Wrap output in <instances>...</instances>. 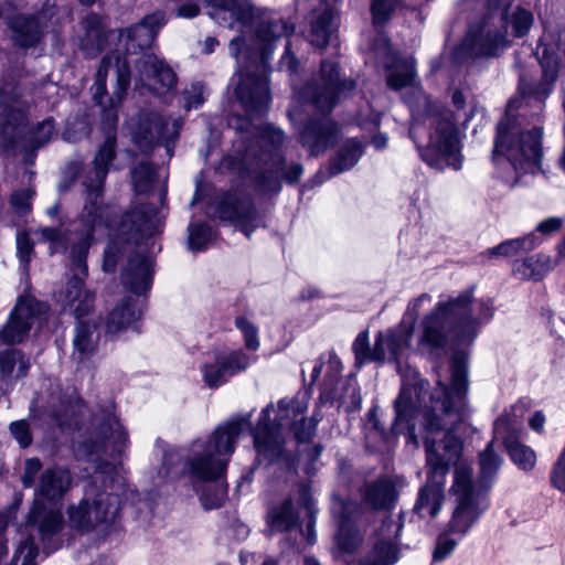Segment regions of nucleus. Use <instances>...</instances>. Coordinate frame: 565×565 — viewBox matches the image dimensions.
<instances>
[{
  "label": "nucleus",
  "mask_w": 565,
  "mask_h": 565,
  "mask_svg": "<svg viewBox=\"0 0 565 565\" xmlns=\"http://www.w3.org/2000/svg\"><path fill=\"white\" fill-rule=\"evenodd\" d=\"M503 458L494 450V440H490L478 455L479 473L473 484L476 491L488 495L501 467Z\"/></svg>",
  "instance_id": "7c9ffc66"
},
{
  "label": "nucleus",
  "mask_w": 565,
  "mask_h": 565,
  "mask_svg": "<svg viewBox=\"0 0 565 565\" xmlns=\"http://www.w3.org/2000/svg\"><path fill=\"white\" fill-rule=\"evenodd\" d=\"M430 120L434 130L426 146V163L437 170L446 168L459 171L462 169L463 156L452 110L439 103H433L426 96V120Z\"/></svg>",
  "instance_id": "4468645a"
},
{
  "label": "nucleus",
  "mask_w": 565,
  "mask_h": 565,
  "mask_svg": "<svg viewBox=\"0 0 565 565\" xmlns=\"http://www.w3.org/2000/svg\"><path fill=\"white\" fill-rule=\"evenodd\" d=\"M72 483L71 471L64 467L54 466L41 473L35 484L34 501L24 531L10 565H36L39 548L34 542V534L38 535L46 554L62 546L63 515L60 509L47 507L46 502L57 503L68 492Z\"/></svg>",
  "instance_id": "423d86ee"
},
{
  "label": "nucleus",
  "mask_w": 565,
  "mask_h": 565,
  "mask_svg": "<svg viewBox=\"0 0 565 565\" xmlns=\"http://www.w3.org/2000/svg\"><path fill=\"white\" fill-rule=\"evenodd\" d=\"M26 100L18 84L4 83L0 88V143L14 147L25 126Z\"/></svg>",
  "instance_id": "aec40b11"
},
{
  "label": "nucleus",
  "mask_w": 565,
  "mask_h": 565,
  "mask_svg": "<svg viewBox=\"0 0 565 565\" xmlns=\"http://www.w3.org/2000/svg\"><path fill=\"white\" fill-rule=\"evenodd\" d=\"M136 88H145L157 96L173 90L178 83L174 71L158 55L143 54L136 62Z\"/></svg>",
  "instance_id": "4be33fe9"
},
{
  "label": "nucleus",
  "mask_w": 565,
  "mask_h": 565,
  "mask_svg": "<svg viewBox=\"0 0 565 565\" xmlns=\"http://www.w3.org/2000/svg\"><path fill=\"white\" fill-rule=\"evenodd\" d=\"M141 316V308L138 300L130 296L125 297L108 315L106 319V332L116 335L124 330L134 329L138 331L136 322Z\"/></svg>",
  "instance_id": "c756f323"
},
{
  "label": "nucleus",
  "mask_w": 565,
  "mask_h": 565,
  "mask_svg": "<svg viewBox=\"0 0 565 565\" xmlns=\"http://www.w3.org/2000/svg\"><path fill=\"white\" fill-rule=\"evenodd\" d=\"M183 121L181 118L162 116L153 110H142L130 124L132 139L137 147L148 152L156 146L166 149L168 158L173 156V147Z\"/></svg>",
  "instance_id": "f3484780"
},
{
  "label": "nucleus",
  "mask_w": 565,
  "mask_h": 565,
  "mask_svg": "<svg viewBox=\"0 0 565 565\" xmlns=\"http://www.w3.org/2000/svg\"><path fill=\"white\" fill-rule=\"evenodd\" d=\"M545 424V416L541 411H536L529 420V426L537 433L543 430Z\"/></svg>",
  "instance_id": "69168bd1"
},
{
  "label": "nucleus",
  "mask_w": 565,
  "mask_h": 565,
  "mask_svg": "<svg viewBox=\"0 0 565 565\" xmlns=\"http://www.w3.org/2000/svg\"><path fill=\"white\" fill-rule=\"evenodd\" d=\"M413 337L424 341V306L422 296L409 302L402 321L395 328L380 331L374 340L373 360L376 363H395L402 376V388L395 401V422L393 429L407 435L409 441L418 447L415 435V418L422 413V379L416 367L408 362L404 365L402 356L411 347Z\"/></svg>",
  "instance_id": "20e7f679"
},
{
  "label": "nucleus",
  "mask_w": 565,
  "mask_h": 565,
  "mask_svg": "<svg viewBox=\"0 0 565 565\" xmlns=\"http://www.w3.org/2000/svg\"><path fill=\"white\" fill-rule=\"evenodd\" d=\"M513 273L521 279L541 280L544 276L543 265L534 256L516 260L513 265Z\"/></svg>",
  "instance_id": "a18cd8bd"
},
{
  "label": "nucleus",
  "mask_w": 565,
  "mask_h": 565,
  "mask_svg": "<svg viewBox=\"0 0 565 565\" xmlns=\"http://www.w3.org/2000/svg\"><path fill=\"white\" fill-rule=\"evenodd\" d=\"M84 232L85 227L77 224H75L74 230L68 232L63 231L61 227L50 226L40 227L34 232L41 242L49 244L51 254L64 253L70 248L68 258L74 276L67 281L65 290L61 295V301L63 310L73 315L78 320L92 311L95 301V295L85 287L83 279V277L87 276L88 271L86 264L88 250H86L84 257V268L78 266L72 256L73 246Z\"/></svg>",
  "instance_id": "f8f14e48"
},
{
  "label": "nucleus",
  "mask_w": 565,
  "mask_h": 565,
  "mask_svg": "<svg viewBox=\"0 0 565 565\" xmlns=\"http://www.w3.org/2000/svg\"><path fill=\"white\" fill-rule=\"evenodd\" d=\"M298 502L301 507L306 508L308 511V515L312 516L315 514V507L311 498V489L309 484L301 483L298 488Z\"/></svg>",
  "instance_id": "052dcab7"
},
{
  "label": "nucleus",
  "mask_w": 565,
  "mask_h": 565,
  "mask_svg": "<svg viewBox=\"0 0 565 565\" xmlns=\"http://www.w3.org/2000/svg\"><path fill=\"white\" fill-rule=\"evenodd\" d=\"M7 529V523L3 518H0V559L7 554V540L4 539V531Z\"/></svg>",
  "instance_id": "338daca9"
},
{
  "label": "nucleus",
  "mask_w": 565,
  "mask_h": 565,
  "mask_svg": "<svg viewBox=\"0 0 565 565\" xmlns=\"http://www.w3.org/2000/svg\"><path fill=\"white\" fill-rule=\"evenodd\" d=\"M512 0H488L489 14L480 23L471 24L466 36L452 52L456 64L468 58L498 57L508 45L507 31L511 26L515 38L525 36L534 22L533 13Z\"/></svg>",
  "instance_id": "1a4fd4ad"
},
{
  "label": "nucleus",
  "mask_w": 565,
  "mask_h": 565,
  "mask_svg": "<svg viewBox=\"0 0 565 565\" xmlns=\"http://www.w3.org/2000/svg\"><path fill=\"white\" fill-rule=\"evenodd\" d=\"M160 228V221L154 207L140 205L127 212L120 224L121 234L136 242L152 236Z\"/></svg>",
  "instance_id": "bb28decb"
},
{
  "label": "nucleus",
  "mask_w": 565,
  "mask_h": 565,
  "mask_svg": "<svg viewBox=\"0 0 565 565\" xmlns=\"http://www.w3.org/2000/svg\"><path fill=\"white\" fill-rule=\"evenodd\" d=\"M542 67V81L540 83L527 82L520 76L519 90L523 96L534 97L543 102L551 93L553 84L557 79L558 66L555 58L543 56L540 60Z\"/></svg>",
  "instance_id": "2f4dec72"
},
{
  "label": "nucleus",
  "mask_w": 565,
  "mask_h": 565,
  "mask_svg": "<svg viewBox=\"0 0 565 565\" xmlns=\"http://www.w3.org/2000/svg\"><path fill=\"white\" fill-rule=\"evenodd\" d=\"M353 79L342 78L338 63L323 60L320 76L295 92L297 98L320 111L330 114L342 97L355 89ZM339 135L338 125L327 117L311 118L302 128L299 141L311 156H319L331 147Z\"/></svg>",
  "instance_id": "6e6552de"
},
{
  "label": "nucleus",
  "mask_w": 565,
  "mask_h": 565,
  "mask_svg": "<svg viewBox=\"0 0 565 565\" xmlns=\"http://www.w3.org/2000/svg\"><path fill=\"white\" fill-rule=\"evenodd\" d=\"M234 324L243 334L245 348L249 351H257L260 347L257 326L244 316L236 317Z\"/></svg>",
  "instance_id": "49530a36"
},
{
  "label": "nucleus",
  "mask_w": 565,
  "mask_h": 565,
  "mask_svg": "<svg viewBox=\"0 0 565 565\" xmlns=\"http://www.w3.org/2000/svg\"><path fill=\"white\" fill-rule=\"evenodd\" d=\"M564 220L558 216H552L543 220L536 226V231L543 235H551L558 232L563 226Z\"/></svg>",
  "instance_id": "bf43d9fd"
},
{
  "label": "nucleus",
  "mask_w": 565,
  "mask_h": 565,
  "mask_svg": "<svg viewBox=\"0 0 565 565\" xmlns=\"http://www.w3.org/2000/svg\"><path fill=\"white\" fill-rule=\"evenodd\" d=\"M250 426L249 416L231 419L217 426L207 438L192 443L186 457L190 475L200 481H210L200 494L204 509L220 508L226 499V487L217 482L225 473L235 444L245 428Z\"/></svg>",
  "instance_id": "0eeeda50"
},
{
  "label": "nucleus",
  "mask_w": 565,
  "mask_h": 565,
  "mask_svg": "<svg viewBox=\"0 0 565 565\" xmlns=\"http://www.w3.org/2000/svg\"><path fill=\"white\" fill-rule=\"evenodd\" d=\"M395 3L396 0H373L371 11L374 24L386 23L391 18Z\"/></svg>",
  "instance_id": "603ef678"
},
{
  "label": "nucleus",
  "mask_w": 565,
  "mask_h": 565,
  "mask_svg": "<svg viewBox=\"0 0 565 565\" xmlns=\"http://www.w3.org/2000/svg\"><path fill=\"white\" fill-rule=\"evenodd\" d=\"M256 139L249 140L239 132L234 142V151L228 156L230 164L239 172H249L256 190L262 194H276L281 191V181L297 183L303 174L299 162L287 163L282 152L285 132L273 124H265L255 131Z\"/></svg>",
  "instance_id": "39448f33"
},
{
  "label": "nucleus",
  "mask_w": 565,
  "mask_h": 565,
  "mask_svg": "<svg viewBox=\"0 0 565 565\" xmlns=\"http://www.w3.org/2000/svg\"><path fill=\"white\" fill-rule=\"evenodd\" d=\"M30 369V360L18 349H7L0 352V381L7 386L12 385L13 380L26 376Z\"/></svg>",
  "instance_id": "c9c22d12"
},
{
  "label": "nucleus",
  "mask_w": 565,
  "mask_h": 565,
  "mask_svg": "<svg viewBox=\"0 0 565 565\" xmlns=\"http://www.w3.org/2000/svg\"><path fill=\"white\" fill-rule=\"evenodd\" d=\"M349 509L350 504L342 502L339 503V511L338 507H333V513L338 518L337 546L340 552L350 554L361 544L362 536L347 514Z\"/></svg>",
  "instance_id": "f704fd0d"
},
{
  "label": "nucleus",
  "mask_w": 565,
  "mask_h": 565,
  "mask_svg": "<svg viewBox=\"0 0 565 565\" xmlns=\"http://www.w3.org/2000/svg\"><path fill=\"white\" fill-rule=\"evenodd\" d=\"M352 350L355 356V364L358 366H362L367 362H374V347H370L367 330H364L356 335L352 344Z\"/></svg>",
  "instance_id": "de8ad7c7"
},
{
  "label": "nucleus",
  "mask_w": 565,
  "mask_h": 565,
  "mask_svg": "<svg viewBox=\"0 0 565 565\" xmlns=\"http://www.w3.org/2000/svg\"><path fill=\"white\" fill-rule=\"evenodd\" d=\"M56 137V128L53 118H46L35 125L29 131L25 142L32 149H38L51 142Z\"/></svg>",
  "instance_id": "79ce46f5"
},
{
  "label": "nucleus",
  "mask_w": 565,
  "mask_h": 565,
  "mask_svg": "<svg viewBox=\"0 0 565 565\" xmlns=\"http://www.w3.org/2000/svg\"><path fill=\"white\" fill-rule=\"evenodd\" d=\"M422 121L419 118H416L413 116V120L409 127V138L414 141L415 147L418 151V154L420 158H424V152L422 150V146L419 143L420 136H422Z\"/></svg>",
  "instance_id": "e2e57ef3"
},
{
  "label": "nucleus",
  "mask_w": 565,
  "mask_h": 565,
  "mask_svg": "<svg viewBox=\"0 0 565 565\" xmlns=\"http://www.w3.org/2000/svg\"><path fill=\"white\" fill-rule=\"evenodd\" d=\"M461 539L449 530H445L436 539L431 554V565L449 558Z\"/></svg>",
  "instance_id": "37998d69"
},
{
  "label": "nucleus",
  "mask_w": 565,
  "mask_h": 565,
  "mask_svg": "<svg viewBox=\"0 0 565 565\" xmlns=\"http://www.w3.org/2000/svg\"><path fill=\"white\" fill-rule=\"evenodd\" d=\"M121 255V249L116 243H110L104 254L103 269L106 273H114Z\"/></svg>",
  "instance_id": "4d7b16f0"
},
{
  "label": "nucleus",
  "mask_w": 565,
  "mask_h": 565,
  "mask_svg": "<svg viewBox=\"0 0 565 565\" xmlns=\"http://www.w3.org/2000/svg\"><path fill=\"white\" fill-rule=\"evenodd\" d=\"M307 408V393H301L292 398L280 399L277 411L273 404H269L260 412L258 423L253 430L258 459L274 462L281 457L285 445L282 429L290 428L292 422L305 415Z\"/></svg>",
  "instance_id": "ddd939ff"
},
{
  "label": "nucleus",
  "mask_w": 565,
  "mask_h": 565,
  "mask_svg": "<svg viewBox=\"0 0 565 565\" xmlns=\"http://www.w3.org/2000/svg\"><path fill=\"white\" fill-rule=\"evenodd\" d=\"M164 24L166 19L162 12L150 13L138 23L120 30L119 43L128 54H138L152 45Z\"/></svg>",
  "instance_id": "a878e982"
},
{
  "label": "nucleus",
  "mask_w": 565,
  "mask_h": 565,
  "mask_svg": "<svg viewBox=\"0 0 565 565\" xmlns=\"http://www.w3.org/2000/svg\"><path fill=\"white\" fill-rule=\"evenodd\" d=\"M398 561V551L391 541L381 540L375 543L362 565H394Z\"/></svg>",
  "instance_id": "a19ab883"
},
{
  "label": "nucleus",
  "mask_w": 565,
  "mask_h": 565,
  "mask_svg": "<svg viewBox=\"0 0 565 565\" xmlns=\"http://www.w3.org/2000/svg\"><path fill=\"white\" fill-rule=\"evenodd\" d=\"M298 65H299V63H298L297 58L294 56V54L291 53L290 43L288 42L286 45L285 53L279 61V68L286 70L290 74H294L297 72Z\"/></svg>",
  "instance_id": "680f3d73"
},
{
  "label": "nucleus",
  "mask_w": 565,
  "mask_h": 565,
  "mask_svg": "<svg viewBox=\"0 0 565 565\" xmlns=\"http://www.w3.org/2000/svg\"><path fill=\"white\" fill-rule=\"evenodd\" d=\"M17 249L20 260L26 265L30 260V254L33 249L32 243L26 234L20 233L17 236Z\"/></svg>",
  "instance_id": "13d9d810"
},
{
  "label": "nucleus",
  "mask_w": 565,
  "mask_h": 565,
  "mask_svg": "<svg viewBox=\"0 0 565 565\" xmlns=\"http://www.w3.org/2000/svg\"><path fill=\"white\" fill-rule=\"evenodd\" d=\"M46 306L34 297H19L7 324L0 331V343H20L29 333L35 317L43 313Z\"/></svg>",
  "instance_id": "393cba45"
},
{
  "label": "nucleus",
  "mask_w": 565,
  "mask_h": 565,
  "mask_svg": "<svg viewBox=\"0 0 565 565\" xmlns=\"http://www.w3.org/2000/svg\"><path fill=\"white\" fill-rule=\"evenodd\" d=\"M130 84L129 62L117 53L105 55L90 88L95 104L102 107L103 116L109 126H115L117 108L125 98Z\"/></svg>",
  "instance_id": "2eb2a0df"
},
{
  "label": "nucleus",
  "mask_w": 565,
  "mask_h": 565,
  "mask_svg": "<svg viewBox=\"0 0 565 565\" xmlns=\"http://www.w3.org/2000/svg\"><path fill=\"white\" fill-rule=\"evenodd\" d=\"M201 4L209 9V15L216 23L242 33L228 45L231 55L244 67L232 79L235 95L247 114L265 111L270 103L267 63L275 43L291 35L295 24L278 13L256 11L249 0H189L178 7L177 15L194 18Z\"/></svg>",
  "instance_id": "f03ea898"
},
{
  "label": "nucleus",
  "mask_w": 565,
  "mask_h": 565,
  "mask_svg": "<svg viewBox=\"0 0 565 565\" xmlns=\"http://www.w3.org/2000/svg\"><path fill=\"white\" fill-rule=\"evenodd\" d=\"M540 244L541 241L535 233H530L526 236L508 239L494 247L488 248L482 252L479 257L481 258V262L491 258L512 257L520 252L531 250Z\"/></svg>",
  "instance_id": "e433bc0d"
},
{
  "label": "nucleus",
  "mask_w": 565,
  "mask_h": 565,
  "mask_svg": "<svg viewBox=\"0 0 565 565\" xmlns=\"http://www.w3.org/2000/svg\"><path fill=\"white\" fill-rule=\"evenodd\" d=\"M156 178L153 166L147 162H140L131 170V180L135 191L139 194L152 189Z\"/></svg>",
  "instance_id": "c03bdc74"
},
{
  "label": "nucleus",
  "mask_w": 565,
  "mask_h": 565,
  "mask_svg": "<svg viewBox=\"0 0 565 565\" xmlns=\"http://www.w3.org/2000/svg\"><path fill=\"white\" fill-rule=\"evenodd\" d=\"M298 519L292 500L286 499L282 503L269 509L267 525L271 533L288 532L298 524Z\"/></svg>",
  "instance_id": "4c0bfd02"
},
{
  "label": "nucleus",
  "mask_w": 565,
  "mask_h": 565,
  "mask_svg": "<svg viewBox=\"0 0 565 565\" xmlns=\"http://www.w3.org/2000/svg\"><path fill=\"white\" fill-rule=\"evenodd\" d=\"M492 308L479 302L475 315L472 289L439 301L426 315V355L446 359L436 364V386L426 405V434H441V438L426 435V507L435 518L445 500L446 477L461 457L462 443L456 436L458 425L470 414L469 407V348L479 334L481 319H491Z\"/></svg>",
  "instance_id": "f257e3e1"
},
{
  "label": "nucleus",
  "mask_w": 565,
  "mask_h": 565,
  "mask_svg": "<svg viewBox=\"0 0 565 565\" xmlns=\"http://www.w3.org/2000/svg\"><path fill=\"white\" fill-rule=\"evenodd\" d=\"M472 469L458 466L455 469L454 483L450 488L456 497L457 505L448 522L447 530L463 539L489 509L490 502L486 494L476 491Z\"/></svg>",
  "instance_id": "dca6fc26"
},
{
  "label": "nucleus",
  "mask_w": 565,
  "mask_h": 565,
  "mask_svg": "<svg viewBox=\"0 0 565 565\" xmlns=\"http://www.w3.org/2000/svg\"><path fill=\"white\" fill-rule=\"evenodd\" d=\"M83 34L79 46L86 55L94 56L102 52L107 42L106 26L103 19L96 13H88L81 22Z\"/></svg>",
  "instance_id": "473e14b6"
},
{
  "label": "nucleus",
  "mask_w": 565,
  "mask_h": 565,
  "mask_svg": "<svg viewBox=\"0 0 565 565\" xmlns=\"http://www.w3.org/2000/svg\"><path fill=\"white\" fill-rule=\"evenodd\" d=\"M60 23L57 9L52 0H44L42 9L34 14L20 13L9 20L11 39L15 45L28 49L38 45Z\"/></svg>",
  "instance_id": "6ab92c4d"
},
{
  "label": "nucleus",
  "mask_w": 565,
  "mask_h": 565,
  "mask_svg": "<svg viewBox=\"0 0 565 565\" xmlns=\"http://www.w3.org/2000/svg\"><path fill=\"white\" fill-rule=\"evenodd\" d=\"M493 433L495 438L502 439L511 461L520 470L529 472L534 469L536 454L531 447L520 441L522 428L508 412H504L495 419Z\"/></svg>",
  "instance_id": "5701e85b"
},
{
  "label": "nucleus",
  "mask_w": 565,
  "mask_h": 565,
  "mask_svg": "<svg viewBox=\"0 0 565 565\" xmlns=\"http://www.w3.org/2000/svg\"><path fill=\"white\" fill-rule=\"evenodd\" d=\"M212 238V230L206 223H195L189 225V248L201 250L206 247Z\"/></svg>",
  "instance_id": "09e8293b"
},
{
  "label": "nucleus",
  "mask_w": 565,
  "mask_h": 565,
  "mask_svg": "<svg viewBox=\"0 0 565 565\" xmlns=\"http://www.w3.org/2000/svg\"><path fill=\"white\" fill-rule=\"evenodd\" d=\"M34 195V190L31 188L15 191L11 195V205L17 213L23 215L31 211V201Z\"/></svg>",
  "instance_id": "864d4df0"
},
{
  "label": "nucleus",
  "mask_w": 565,
  "mask_h": 565,
  "mask_svg": "<svg viewBox=\"0 0 565 565\" xmlns=\"http://www.w3.org/2000/svg\"><path fill=\"white\" fill-rule=\"evenodd\" d=\"M375 54L382 58L383 65L386 68H393L387 77V84L394 89L408 86L415 76L414 63L412 60H404L397 65H393L392 62L396 61V57L392 55V51L388 45V41L385 36H379V44L374 47Z\"/></svg>",
  "instance_id": "cd10ccee"
},
{
  "label": "nucleus",
  "mask_w": 565,
  "mask_h": 565,
  "mask_svg": "<svg viewBox=\"0 0 565 565\" xmlns=\"http://www.w3.org/2000/svg\"><path fill=\"white\" fill-rule=\"evenodd\" d=\"M178 459V455L174 452H166L162 459V466L159 469V478L161 481L168 480L171 478V466Z\"/></svg>",
  "instance_id": "0e129e2a"
},
{
  "label": "nucleus",
  "mask_w": 565,
  "mask_h": 565,
  "mask_svg": "<svg viewBox=\"0 0 565 565\" xmlns=\"http://www.w3.org/2000/svg\"><path fill=\"white\" fill-rule=\"evenodd\" d=\"M512 105L511 100L505 117L497 125L492 160L497 166L504 161L511 166L515 174L512 185H516L523 175L543 172V129L539 126L525 129L512 115Z\"/></svg>",
  "instance_id": "9d476101"
},
{
  "label": "nucleus",
  "mask_w": 565,
  "mask_h": 565,
  "mask_svg": "<svg viewBox=\"0 0 565 565\" xmlns=\"http://www.w3.org/2000/svg\"><path fill=\"white\" fill-rule=\"evenodd\" d=\"M42 468V463L38 458L25 460L24 473L22 476V484L24 488H31L35 484V477Z\"/></svg>",
  "instance_id": "6e6d98bb"
},
{
  "label": "nucleus",
  "mask_w": 565,
  "mask_h": 565,
  "mask_svg": "<svg viewBox=\"0 0 565 565\" xmlns=\"http://www.w3.org/2000/svg\"><path fill=\"white\" fill-rule=\"evenodd\" d=\"M318 422L319 419L315 417L308 419L301 415L298 419L292 422L290 429L298 441H307L313 435Z\"/></svg>",
  "instance_id": "3c124183"
},
{
  "label": "nucleus",
  "mask_w": 565,
  "mask_h": 565,
  "mask_svg": "<svg viewBox=\"0 0 565 565\" xmlns=\"http://www.w3.org/2000/svg\"><path fill=\"white\" fill-rule=\"evenodd\" d=\"M365 501L374 509H391L395 500V489L387 479H379L365 489Z\"/></svg>",
  "instance_id": "ea45409f"
},
{
  "label": "nucleus",
  "mask_w": 565,
  "mask_h": 565,
  "mask_svg": "<svg viewBox=\"0 0 565 565\" xmlns=\"http://www.w3.org/2000/svg\"><path fill=\"white\" fill-rule=\"evenodd\" d=\"M252 362V358L243 350H214L206 355L200 371L206 386L217 388L231 377L246 371Z\"/></svg>",
  "instance_id": "412c9836"
},
{
  "label": "nucleus",
  "mask_w": 565,
  "mask_h": 565,
  "mask_svg": "<svg viewBox=\"0 0 565 565\" xmlns=\"http://www.w3.org/2000/svg\"><path fill=\"white\" fill-rule=\"evenodd\" d=\"M205 95L206 89L202 83H192L182 92L183 108L186 111L199 108L205 102Z\"/></svg>",
  "instance_id": "8fccbe9b"
},
{
  "label": "nucleus",
  "mask_w": 565,
  "mask_h": 565,
  "mask_svg": "<svg viewBox=\"0 0 565 565\" xmlns=\"http://www.w3.org/2000/svg\"><path fill=\"white\" fill-rule=\"evenodd\" d=\"M98 342L99 332L96 326L79 321L74 330L72 360L77 363L87 361L96 352Z\"/></svg>",
  "instance_id": "72a5a7b5"
},
{
  "label": "nucleus",
  "mask_w": 565,
  "mask_h": 565,
  "mask_svg": "<svg viewBox=\"0 0 565 565\" xmlns=\"http://www.w3.org/2000/svg\"><path fill=\"white\" fill-rule=\"evenodd\" d=\"M451 102L457 109H462L466 105V99L462 92L456 89L451 95Z\"/></svg>",
  "instance_id": "774afa93"
},
{
  "label": "nucleus",
  "mask_w": 565,
  "mask_h": 565,
  "mask_svg": "<svg viewBox=\"0 0 565 565\" xmlns=\"http://www.w3.org/2000/svg\"><path fill=\"white\" fill-rule=\"evenodd\" d=\"M215 214L222 221L233 223L247 237L262 222L252 199L242 192H228L218 198Z\"/></svg>",
  "instance_id": "b1692460"
},
{
  "label": "nucleus",
  "mask_w": 565,
  "mask_h": 565,
  "mask_svg": "<svg viewBox=\"0 0 565 565\" xmlns=\"http://www.w3.org/2000/svg\"><path fill=\"white\" fill-rule=\"evenodd\" d=\"M128 447V431L117 417L115 406L109 404L96 412L83 439L74 446L79 460L94 463V476L84 497L67 508L72 530L82 534L105 532L117 521L121 502L113 483Z\"/></svg>",
  "instance_id": "7ed1b4c3"
},
{
  "label": "nucleus",
  "mask_w": 565,
  "mask_h": 565,
  "mask_svg": "<svg viewBox=\"0 0 565 565\" xmlns=\"http://www.w3.org/2000/svg\"><path fill=\"white\" fill-rule=\"evenodd\" d=\"M363 149V143L355 138L344 142L330 162V175L339 174L354 167L362 157Z\"/></svg>",
  "instance_id": "58836bf2"
},
{
  "label": "nucleus",
  "mask_w": 565,
  "mask_h": 565,
  "mask_svg": "<svg viewBox=\"0 0 565 565\" xmlns=\"http://www.w3.org/2000/svg\"><path fill=\"white\" fill-rule=\"evenodd\" d=\"M121 280L136 295L148 291L152 282V260L145 255L131 256L121 274Z\"/></svg>",
  "instance_id": "c85d7f7f"
},
{
  "label": "nucleus",
  "mask_w": 565,
  "mask_h": 565,
  "mask_svg": "<svg viewBox=\"0 0 565 565\" xmlns=\"http://www.w3.org/2000/svg\"><path fill=\"white\" fill-rule=\"evenodd\" d=\"M10 431L22 448H26L31 445L32 437L29 425L25 420H17L11 423Z\"/></svg>",
  "instance_id": "5fc2aeb1"
},
{
  "label": "nucleus",
  "mask_w": 565,
  "mask_h": 565,
  "mask_svg": "<svg viewBox=\"0 0 565 565\" xmlns=\"http://www.w3.org/2000/svg\"><path fill=\"white\" fill-rule=\"evenodd\" d=\"M116 145L115 135H107L97 149L92 169L83 177L84 206L75 224L85 227V232L81 234L72 249L75 263L82 268H84V257L87 248L90 247L94 231L102 225L109 226V220L105 215L106 207L103 205V189L109 167L116 157Z\"/></svg>",
  "instance_id": "9b49d317"
},
{
  "label": "nucleus",
  "mask_w": 565,
  "mask_h": 565,
  "mask_svg": "<svg viewBox=\"0 0 565 565\" xmlns=\"http://www.w3.org/2000/svg\"><path fill=\"white\" fill-rule=\"evenodd\" d=\"M320 356L312 366L310 375V384H313L322 369L326 366V379L322 384L321 399L322 401H338L341 405H345L348 409L359 408L362 402L356 381L354 379H340L339 375L342 370L340 359L334 354Z\"/></svg>",
  "instance_id": "a211bd4d"
}]
</instances>
